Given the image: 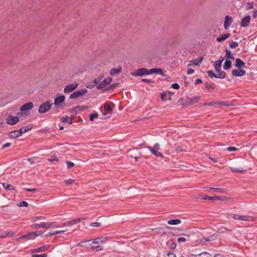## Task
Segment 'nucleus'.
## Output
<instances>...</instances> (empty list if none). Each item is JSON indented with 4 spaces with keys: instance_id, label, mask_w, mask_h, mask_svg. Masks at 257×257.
<instances>
[{
    "instance_id": "nucleus-1",
    "label": "nucleus",
    "mask_w": 257,
    "mask_h": 257,
    "mask_svg": "<svg viewBox=\"0 0 257 257\" xmlns=\"http://www.w3.org/2000/svg\"><path fill=\"white\" fill-rule=\"evenodd\" d=\"M112 78L111 77L105 78L102 82H101L97 86V89L99 90H102V91L108 90L110 88L113 87V85H110Z\"/></svg>"
},
{
    "instance_id": "nucleus-2",
    "label": "nucleus",
    "mask_w": 257,
    "mask_h": 257,
    "mask_svg": "<svg viewBox=\"0 0 257 257\" xmlns=\"http://www.w3.org/2000/svg\"><path fill=\"white\" fill-rule=\"evenodd\" d=\"M53 104V103L50 101L42 103L39 106L38 110L39 112L40 113H44L47 112L51 109Z\"/></svg>"
},
{
    "instance_id": "nucleus-3",
    "label": "nucleus",
    "mask_w": 257,
    "mask_h": 257,
    "mask_svg": "<svg viewBox=\"0 0 257 257\" xmlns=\"http://www.w3.org/2000/svg\"><path fill=\"white\" fill-rule=\"evenodd\" d=\"M146 148L148 149L150 152L155 156L162 158L164 157V155L159 151L160 150V145L159 144H155L154 145V148H153L150 146L147 147Z\"/></svg>"
},
{
    "instance_id": "nucleus-4",
    "label": "nucleus",
    "mask_w": 257,
    "mask_h": 257,
    "mask_svg": "<svg viewBox=\"0 0 257 257\" xmlns=\"http://www.w3.org/2000/svg\"><path fill=\"white\" fill-rule=\"evenodd\" d=\"M87 92V90L85 88L81 89L80 90H78L72 94H71L69 96V99H72L74 98H77L79 97L83 96Z\"/></svg>"
},
{
    "instance_id": "nucleus-5",
    "label": "nucleus",
    "mask_w": 257,
    "mask_h": 257,
    "mask_svg": "<svg viewBox=\"0 0 257 257\" xmlns=\"http://www.w3.org/2000/svg\"><path fill=\"white\" fill-rule=\"evenodd\" d=\"M150 72V70H148L146 68H141L132 73V75L134 76H144L145 75L151 74Z\"/></svg>"
},
{
    "instance_id": "nucleus-6",
    "label": "nucleus",
    "mask_w": 257,
    "mask_h": 257,
    "mask_svg": "<svg viewBox=\"0 0 257 257\" xmlns=\"http://www.w3.org/2000/svg\"><path fill=\"white\" fill-rule=\"evenodd\" d=\"M78 83L77 82H74L72 84L68 85L65 86L64 92L65 93H69L74 90H75L76 88L78 87Z\"/></svg>"
},
{
    "instance_id": "nucleus-7",
    "label": "nucleus",
    "mask_w": 257,
    "mask_h": 257,
    "mask_svg": "<svg viewBox=\"0 0 257 257\" xmlns=\"http://www.w3.org/2000/svg\"><path fill=\"white\" fill-rule=\"evenodd\" d=\"M174 94V92L172 91L165 92L161 93V98L163 101L169 100H172V96Z\"/></svg>"
},
{
    "instance_id": "nucleus-8",
    "label": "nucleus",
    "mask_w": 257,
    "mask_h": 257,
    "mask_svg": "<svg viewBox=\"0 0 257 257\" xmlns=\"http://www.w3.org/2000/svg\"><path fill=\"white\" fill-rule=\"evenodd\" d=\"M236 219L246 221H254L255 220V218L249 215H237Z\"/></svg>"
},
{
    "instance_id": "nucleus-9",
    "label": "nucleus",
    "mask_w": 257,
    "mask_h": 257,
    "mask_svg": "<svg viewBox=\"0 0 257 257\" xmlns=\"http://www.w3.org/2000/svg\"><path fill=\"white\" fill-rule=\"evenodd\" d=\"M109 238L106 236H100L99 237L96 238L92 240V243L93 244H100L103 243L108 241Z\"/></svg>"
},
{
    "instance_id": "nucleus-10",
    "label": "nucleus",
    "mask_w": 257,
    "mask_h": 257,
    "mask_svg": "<svg viewBox=\"0 0 257 257\" xmlns=\"http://www.w3.org/2000/svg\"><path fill=\"white\" fill-rule=\"evenodd\" d=\"M19 120V118L18 117L9 115L7 119V123L11 125H14L18 122Z\"/></svg>"
},
{
    "instance_id": "nucleus-11",
    "label": "nucleus",
    "mask_w": 257,
    "mask_h": 257,
    "mask_svg": "<svg viewBox=\"0 0 257 257\" xmlns=\"http://www.w3.org/2000/svg\"><path fill=\"white\" fill-rule=\"evenodd\" d=\"M65 97L64 95H61L60 96L57 97L54 100V104L56 106H58L59 105L63 103L65 101Z\"/></svg>"
},
{
    "instance_id": "nucleus-12",
    "label": "nucleus",
    "mask_w": 257,
    "mask_h": 257,
    "mask_svg": "<svg viewBox=\"0 0 257 257\" xmlns=\"http://www.w3.org/2000/svg\"><path fill=\"white\" fill-rule=\"evenodd\" d=\"M204 58L203 56L199 57V58H196L195 59L192 60L190 61L189 64H188V66H192V65H199L203 61Z\"/></svg>"
},
{
    "instance_id": "nucleus-13",
    "label": "nucleus",
    "mask_w": 257,
    "mask_h": 257,
    "mask_svg": "<svg viewBox=\"0 0 257 257\" xmlns=\"http://www.w3.org/2000/svg\"><path fill=\"white\" fill-rule=\"evenodd\" d=\"M250 21V16L249 15H247L242 18V19L241 21L240 25L242 27H245L247 26L249 23V22Z\"/></svg>"
},
{
    "instance_id": "nucleus-14",
    "label": "nucleus",
    "mask_w": 257,
    "mask_h": 257,
    "mask_svg": "<svg viewBox=\"0 0 257 257\" xmlns=\"http://www.w3.org/2000/svg\"><path fill=\"white\" fill-rule=\"evenodd\" d=\"M231 74L234 76H242L245 75V71L242 69H233L231 71Z\"/></svg>"
},
{
    "instance_id": "nucleus-15",
    "label": "nucleus",
    "mask_w": 257,
    "mask_h": 257,
    "mask_svg": "<svg viewBox=\"0 0 257 257\" xmlns=\"http://www.w3.org/2000/svg\"><path fill=\"white\" fill-rule=\"evenodd\" d=\"M33 107V103L31 102L27 103L23 105L20 108V110L22 111H25L29 110L32 109Z\"/></svg>"
},
{
    "instance_id": "nucleus-16",
    "label": "nucleus",
    "mask_w": 257,
    "mask_h": 257,
    "mask_svg": "<svg viewBox=\"0 0 257 257\" xmlns=\"http://www.w3.org/2000/svg\"><path fill=\"white\" fill-rule=\"evenodd\" d=\"M232 22V19L228 16H226L225 18V21H224V28L225 29H227L229 28V27L230 26L231 23Z\"/></svg>"
},
{
    "instance_id": "nucleus-17",
    "label": "nucleus",
    "mask_w": 257,
    "mask_h": 257,
    "mask_svg": "<svg viewBox=\"0 0 257 257\" xmlns=\"http://www.w3.org/2000/svg\"><path fill=\"white\" fill-rule=\"evenodd\" d=\"M217 198H219L218 196H210L207 195H200L198 197V199H203V200H217Z\"/></svg>"
},
{
    "instance_id": "nucleus-18",
    "label": "nucleus",
    "mask_w": 257,
    "mask_h": 257,
    "mask_svg": "<svg viewBox=\"0 0 257 257\" xmlns=\"http://www.w3.org/2000/svg\"><path fill=\"white\" fill-rule=\"evenodd\" d=\"M223 61V59H219L215 62L214 65V68L216 72H220L221 67V64Z\"/></svg>"
},
{
    "instance_id": "nucleus-19",
    "label": "nucleus",
    "mask_w": 257,
    "mask_h": 257,
    "mask_svg": "<svg viewBox=\"0 0 257 257\" xmlns=\"http://www.w3.org/2000/svg\"><path fill=\"white\" fill-rule=\"evenodd\" d=\"M216 238V236L214 234L209 236L207 237H203L201 238L200 240L201 243H204L206 241H209L211 240H213Z\"/></svg>"
},
{
    "instance_id": "nucleus-20",
    "label": "nucleus",
    "mask_w": 257,
    "mask_h": 257,
    "mask_svg": "<svg viewBox=\"0 0 257 257\" xmlns=\"http://www.w3.org/2000/svg\"><path fill=\"white\" fill-rule=\"evenodd\" d=\"M200 96H196L193 98H187V101L189 104H192L197 102L200 100Z\"/></svg>"
},
{
    "instance_id": "nucleus-21",
    "label": "nucleus",
    "mask_w": 257,
    "mask_h": 257,
    "mask_svg": "<svg viewBox=\"0 0 257 257\" xmlns=\"http://www.w3.org/2000/svg\"><path fill=\"white\" fill-rule=\"evenodd\" d=\"M21 136L19 130L12 131L9 134V137L11 138L16 139Z\"/></svg>"
},
{
    "instance_id": "nucleus-22",
    "label": "nucleus",
    "mask_w": 257,
    "mask_h": 257,
    "mask_svg": "<svg viewBox=\"0 0 257 257\" xmlns=\"http://www.w3.org/2000/svg\"><path fill=\"white\" fill-rule=\"evenodd\" d=\"M245 63L239 58H237L235 60V66L238 68H241L244 66Z\"/></svg>"
},
{
    "instance_id": "nucleus-23",
    "label": "nucleus",
    "mask_w": 257,
    "mask_h": 257,
    "mask_svg": "<svg viewBox=\"0 0 257 257\" xmlns=\"http://www.w3.org/2000/svg\"><path fill=\"white\" fill-rule=\"evenodd\" d=\"M37 235V234L36 232H31V233H28L25 235L22 236L21 237V238H22V239H23V238L33 239Z\"/></svg>"
},
{
    "instance_id": "nucleus-24",
    "label": "nucleus",
    "mask_w": 257,
    "mask_h": 257,
    "mask_svg": "<svg viewBox=\"0 0 257 257\" xmlns=\"http://www.w3.org/2000/svg\"><path fill=\"white\" fill-rule=\"evenodd\" d=\"M207 188H208L210 190H212L213 191L220 193H225L227 191L225 189L220 188L208 187Z\"/></svg>"
},
{
    "instance_id": "nucleus-25",
    "label": "nucleus",
    "mask_w": 257,
    "mask_h": 257,
    "mask_svg": "<svg viewBox=\"0 0 257 257\" xmlns=\"http://www.w3.org/2000/svg\"><path fill=\"white\" fill-rule=\"evenodd\" d=\"M90 241V240H87L85 241H81L79 243L78 245L83 247V248H88L90 246H91V244H88V243Z\"/></svg>"
},
{
    "instance_id": "nucleus-26",
    "label": "nucleus",
    "mask_w": 257,
    "mask_h": 257,
    "mask_svg": "<svg viewBox=\"0 0 257 257\" xmlns=\"http://www.w3.org/2000/svg\"><path fill=\"white\" fill-rule=\"evenodd\" d=\"M181 223V220L179 219H171L167 221V223L169 225H175L179 224Z\"/></svg>"
},
{
    "instance_id": "nucleus-27",
    "label": "nucleus",
    "mask_w": 257,
    "mask_h": 257,
    "mask_svg": "<svg viewBox=\"0 0 257 257\" xmlns=\"http://www.w3.org/2000/svg\"><path fill=\"white\" fill-rule=\"evenodd\" d=\"M229 36L230 34L228 33L224 34L223 35H221L220 37H218L216 40L218 42H221L228 38L229 37Z\"/></svg>"
},
{
    "instance_id": "nucleus-28",
    "label": "nucleus",
    "mask_w": 257,
    "mask_h": 257,
    "mask_svg": "<svg viewBox=\"0 0 257 257\" xmlns=\"http://www.w3.org/2000/svg\"><path fill=\"white\" fill-rule=\"evenodd\" d=\"M121 68L120 67H118L117 68H113L110 71V74L111 75H114L115 74H118L121 72Z\"/></svg>"
},
{
    "instance_id": "nucleus-29",
    "label": "nucleus",
    "mask_w": 257,
    "mask_h": 257,
    "mask_svg": "<svg viewBox=\"0 0 257 257\" xmlns=\"http://www.w3.org/2000/svg\"><path fill=\"white\" fill-rule=\"evenodd\" d=\"M150 73H151V74L153 73H157L163 75L162 69L159 68H154L150 69Z\"/></svg>"
},
{
    "instance_id": "nucleus-30",
    "label": "nucleus",
    "mask_w": 257,
    "mask_h": 257,
    "mask_svg": "<svg viewBox=\"0 0 257 257\" xmlns=\"http://www.w3.org/2000/svg\"><path fill=\"white\" fill-rule=\"evenodd\" d=\"M61 120L63 122H68L69 124H71L73 123L72 118L71 117H68L67 116L62 117L61 118Z\"/></svg>"
},
{
    "instance_id": "nucleus-31",
    "label": "nucleus",
    "mask_w": 257,
    "mask_h": 257,
    "mask_svg": "<svg viewBox=\"0 0 257 257\" xmlns=\"http://www.w3.org/2000/svg\"><path fill=\"white\" fill-rule=\"evenodd\" d=\"M32 129V127L30 126H26L25 127H22L19 130V132L21 133V135L28 131L31 130Z\"/></svg>"
},
{
    "instance_id": "nucleus-32",
    "label": "nucleus",
    "mask_w": 257,
    "mask_h": 257,
    "mask_svg": "<svg viewBox=\"0 0 257 257\" xmlns=\"http://www.w3.org/2000/svg\"><path fill=\"white\" fill-rule=\"evenodd\" d=\"M231 67V61L229 60H226L224 64V69L225 70H228Z\"/></svg>"
},
{
    "instance_id": "nucleus-33",
    "label": "nucleus",
    "mask_w": 257,
    "mask_h": 257,
    "mask_svg": "<svg viewBox=\"0 0 257 257\" xmlns=\"http://www.w3.org/2000/svg\"><path fill=\"white\" fill-rule=\"evenodd\" d=\"M81 219L80 218H78L77 219L71 220L70 221L67 222V224L68 225V226H72L74 224H76L80 222Z\"/></svg>"
},
{
    "instance_id": "nucleus-34",
    "label": "nucleus",
    "mask_w": 257,
    "mask_h": 257,
    "mask_svg": "<svg viewBox=\"0 0 257 257\" xmlns=\"http://www.w3.org/2000/svg\"><path fill=\"white\" fill-rule=\"evenodd\" d=\"M14 235L13 232H3L0 234V237L2 238H5L7 236H11Z\"/></svg>"
},
{
    "instance_id": "nucleus-35",
    "label": "nucleus",
    "mask_w": 257,
    "mask_h": 257,
    "mask_svg": "<svg viewBox=\"0 0 257 257\" xmlns=\"http://www.w3.org/2000/svg\"><path fill=\"white\" fill-rule=\"evenodd\" d=\"M49 247V245H45L43 246H41L40 247L34 249L33 250V252H41L44 250H47Z\"/></svg>"
},
{
    "instance_id": "nucleus-36",
    "label": "nucleus",
    "mask_w": 257,
    "mask_h": 257,
    "mask_svg": "<svg viewBox=\"0 0 257 257\" xmlns=\"http://www.w3.org/2000/svg\"><path fill=\"white\" fill-rule=\"evenodd\" d=\"M98 82L99 81L97 79H94L93 80V82L91 83V84L87 85L86 87L88 88H91L94 87V86H95L96 85L97 86V85H98Z\"/></svg>"
},
{
    "instance_id": "nucleus-37",
    "label": "nucleus",
    "mask_w": 257,
    "mask_h": 257,
    "mask_svg": "<svg viewBox=\"0 0 257 257\" xmlns=\"http://www.w3.org/2000/svg\"><path fill=\"white\" fill-rule=\"evenodd\" d=\"M225 55L227 58L230 59H234V57L229 50L226 49L225 51Z\"/></svg>"
},
{
    "instance_id": "nucleus-38",
    "label": "nucleus",
    "mask_w": 257,
    "mask_h": 257,
    "mask_svg": "<svg viewBox=\"0 0 257 257\" xmlns=\"http://www.w3.org/2000/svg\"><path fill=\"white\" fill-rule=\"evenodd\" d=\"M218 74L217 75H216V78H220V79H223L226 76V73L220 70V72H218Z\"/></svg>"
},
{
    "instance_id": "nucleus-39",
    "label": "nucleus",
    "mask_w": 257,
    "mask_h": 257,
    "mask_svg": "<svg viewBox=\"0 0 257 257\" xmlns=\"http://www.w3.org/2000/svg\"><path fill=\"white\" fill-rule=\"evenodd\" d=\"M230 170L232 172H237V173H243L245 171V170H244L241 168H236L231 167V168H230Z\"/></svg>"
},
{
    "instance_id": "nucleus-40",
    "label": "nucleus",
    "mask_w": 257,
    "mask_h": 257,
    "mask_svg": "<svg viewBox=\"0 0 257 257\" xmlns=\"http://www.w3.org/2000/svg\"><path fill=\"white\" fill-rule=\"evenodd\" d=\"M91 247L92 248L93 250L95 251H101L103 250V247L100 245H97L95 246L93 245H91Z\"/></svg>"
},
{
    "instance_id": "nucleus-41",
    "label": "nucleus",
    "mask_w": 257,
    "mask_h": 257,
    "mask_svg": "<svg viewBox=\"0 0 257 257\" xmlns=\"http://www.w3.org/2000/svg\"><path fill=\"white\" fill-rule=\"evenodd\" d=\"M196 257H210V254L207 252L204 251L197 254Z\"/></svg>"
},
{
    "instance_id": "nucleus-42",
    "label": "nucleus",
    "mask_w": 257,
    "mask_h": 257,
    "mask_svg": "<svg viewBox=\"0 0 257 257\" xmlns=\"http://www.w3.org/2000/svg\"><path fill=\"white\" fill-rule=\"evenodd\" d=\"M217 200H222V201L228 200V201H232V200H233V198H231V197H225V196H223V197H219V198H217Z\"/></svg>"
},
{
    "instance_id": "nucleus-43",
    "label": "nucleus",
    "mask_w": 257,
    "mask_h": 257,
    "mask_svg": "<svg viewBox=\"0 0 257 257\" xmlns=\"http://www.w3.org/2000/svg\"><path fill=\"white\" fill-rule=\"evenodd\" d=\"M98 114L97 113L95 112L94 113L90 114L89 115V119L90 121H93L95 118L98 117Z\"/></svg>"
},
{
    "instance_id": "nucleus-44",
    "label": "nucleus",
    "mask_w": 257,
    "mask_h": 257,
    "mask_svg": "<svg viewBox=\"0 0 257 257\" xmlns=\"http://www.w3.org/2000/svg\"><path fill=\"white\" fill-rule=\"evenodd\" d=\"M3 185L6 190H11L13 189V186L9 184L3 183Z\"/></svg>"
},
{
    "instance_id": "nucleus-45",
    "label": "nucleus",
    "mask_w": 257,
    "mask_h": 257,
    "mask_svg": "<svg viewBox=\"0 0 257 257\" xmlns=\"http://www.w3.org/2000/svg\"><path fill=\"white\" fill-rule=\"evenodd\" d=\"M238 46V43L236 42L232 41L229 44V47L232 48H235Z\"/></svg>"
},
{
    "instance_id": "nucleus-46",
    "label": "nucleus",
    "mask_w": 257,
    "mask_h": 257,
    "mask_svg": "<svg viewBox=\"0 0 257 257\" xmlns=\"http://www.w3.org/2000/svg\"><path fill=\"white\" fill-rule=\"evenodd\" d=\"M207 74L208 75V76L210 77H214V78H216V74H215L214 72L212 71V70H208L207 71Z\"/></svg>"
},
{
    "instance_id": "nucleus-47",
    "label": "nucleus",
    "mask_w": 257,
    "mask_h": 257,
    "mask_svg": "<svg viewBox=\"0 0 257 257\" xmlns=\"http://www.w3.org/2000/svg\"><path fill=\"white\" fill-rule=\"evenodd\" d=\"M35 226L38 228H42V227L46 228L47 224H43V223H42L41 224H35Z\"/></svg>"
},
{
    "instance_id": "nucleus-48",
    "label": "nucleus",
    "mask_w": 257,
    "mask_h": 257,
    "mask_svg": "<svg viewBox=\"0 0 257 257\" xmlns=\"http://www.w3.org/2000/svg\"><path fill=\"white\" fill-rule=\"evenodd\" d=\"M66 164L67 165V168L68 169H70L74 166V164L73 162H70V161H67Z\"/></svg>"
},
{
    "instance_id": "nucleus-49",
    "label": "nucleus",
    "mask_w": 257,
    "mask_h": 257,
    "mask_svg": "<svg viewBox=\"0 0 257 257\" xmlns=\"http://www.w3.org/2000/svg\"><path fill=\"white\" fill-rule=\"evenodd\" d=\"M253 7V3H248L247 4L246 6V10H249L252 9Z\"/></svg>"
},
{
    "instance_id": "nucleus-50",
    "label": "nucleus",
    "mask_w": 257,
    "mask_h": 257,
    "mask_svg": "<svg viewBox=\"0 0 257 257\" xmlns=\"http://www.w3.org/2000/svg\"><path fill=\"white\" fill-rule=\"evenodd\" d=\"M47 254L46 253H43V254H33L32 255V257H47Z\"/></svg>"
},
{
    "instance_id": "nucleus-51",
    "label": "nucleus",
    "mask_w": 257,
    "mask_h": 257,
    "mask_svg": "<svg viewBox=\"0 0 257 257\" xmlns=\"http://www.w3.org/2000/svg\"><path fill=\"white\" fill-rule=\"evenodd\" d=\"M19 205L20 207H22V206L27 207L28 205V202H27L26 201H22V202H20Z\"/></svg>"
},
{
    "instance_id": "nucleus-52",
    "label": "nucleus",
    "mask_w": 257,
    "mask_h": 257,
    "mask_svg": "<svg viewBox=\"0 0 257 257\" xmlns=\"http://www.w3.org/2000/svg\"><path fill=\"white\" fill-rule=\"evenodd\" d=\"M171 87L173 89H178L180 88V86L178 83H173L171 85Z\"/></svg>"
},
{
    "instance_id": "nucleus-53",
    "label": "nucleus",
    "mask_w": 257,
    "mask_h": 257,
    "mask_svg": "<svg viewBox=\"0 0 257 257\" xmlns=\"http://www.w3.org/2000/svg\"><path fill=\"white\" fill-rule=\"evenodd\" d=\"M48 160L50 162H54V161H58V159L57 158L56 156H52L51 158H49Z\"/></svg>"
},
{
    "instance_id": "nucleus-54",
    "label": "nucleus",
    "mask_w": 257,
    "mask_h": 257,
    "mask_svg": "<svg viewBox=\"0 0 257 257\" xmlns=\"http://www.w3.org/2000/svg\"><path fill=\"white\" fill-rule=\"evenodd\" d=\"M73 182H74V180H72V179H68V180H66L65 181V183L67 185H71V184H73Z\"/></svg>"
},
{
    "instance_id": "nucleus-55",
    "label": "nucleus",
    "mask_w": 257,
    "mask_h": 257,
    "mask_svg": "<svg viewBox=\"0 0 257 257\" xmlns=\"http://www.w3.org/2000/svg\"><path fill=\"white\" fill-rule=\"evenodd\" d=\"M227 150L229 152H234L237 150V148L234 147H229L227 149Z\"/></svg>"
},
{
    "instance_id": "nucleus-56",
    "label": "nucleus",
    "mask_w": 257,
    "mask_h": 257,
    "mask_svg": "<svg viewBox=\"0 0 257 257\" xmlns=\"http://www.w3.org/2000/svg\"><path fill=\"white\" fill-rule=\"evenodd\" d=\"M104 108L106 111H110L111 110V107L108 104H105L104 106Z\"/></svg>"
},
{
    "instance_id": "nucleus-57",
    "label": "nucleus",
    "mask_w": 257,
    "mask_h": 257,
    "mask_svg": "<svg viewBox=\"0 0 257 257\" xmlns=\"http://www.w3.org/2000/svg\"><path fill=\"white\" fill-rule=\"evenodd\" d=\"M177 240L179 242H185L186 241V238L184 237H180L178 238Z\"/></svg>"
},
{
    "instance_id": "nucleus-58",
    "label": "nucleus",
    "mask_w": 257,
    "mask_h": 257,
    "mask_svg": "<svg viewBox=\"0 0 257 257\" xmlns=\"http://www.w3.org/2000/svg\"><path fill=\"white\" fill-rule=\"evenodd\" d=\"M91 226L93 227H98L100 226V223L98 222H95L91 223Z\"/></svg>"
},
{
    "instance_id": "nucleus-59",
    "label": "nucleus",
    "mask_w": 257,
    "mask_h": 257,
    "mask_svg": "<svg viewBox=\"0 0 257 257\" xmlns=\"http://www.w3.org/2000/svg\"><path fill=\"white\" fill-rule=\"evenodd\" d=\"M205 88L207 89H213L212 85L208 83H205Z\"/></svg>"
},
{
    "instance_id": "nucleus-60",
    "label": "nucleus",
    "mask_w": 257,
    "mask_h": 257,
    "mask_svg": "<svg viewBox=\"0 0 257 257\" xmlns=\"http://www.w3.org/2000/svg\"><path fill=\"white\" fill-rule=\"evenodd\" d=\"M237 215V214H228V218H229L230 217H231V218H233L234 219H236Z\"/></svg>"
},
{
    "instance_id": "nucleus-61",
    "label": "nucleus",
    "mask_w": 257,
    "mask_h": 257,
    "mask_svg": "<svg viewBox=\"0 0 257 257\" xmlns=\"http://www.w3.org/2000/svg\"><path fill=\"white\" fill-rule=\"evenodd\" d=\"M165 257H176V255L174 253L169 252L167 254Z\"/></svg>"
},
{
    "instance_id": "nucleus-62",
    "label": "nucleus",
    "mask_w": 257,
    "mask_h": 257,
    "mask_svg": "<svg viewBox=\"0 0 257 257\" xmlns=\"http://www.w3.org/2000/svg\"><path fill=\"white\" fill-rule=\"evenodd\" d=\"M194 71L191 68H189L187 71V73L188 75L192 74L194 73Z\"/></svg>"
},
{
    "instance_id": "nucleus-63",
    "label": "nucleus",
    "mask_w": 257,
    "mask_h": 257,
    "mask_svg": "<svg viewBox=\"0 0 257 257\" xmlns=\"http://www.w3.org/2000/svg\"><path fill=\"white\" fill-rule=\"evenodd\" d=\"M26 190L28 192H36L37 191V189L36 188H28L26 189Z\"/></svg>"
},
{
    "instance_id": "nucleus-64",
    "label": "nucleus",
    "mask_w": 257,
    "mask_h": 257,
    "mask_svg": "<svg viewBox=\"0 0 257 257\" xmlns=\"http://www.w3.org/2000/svg\"><path fill=\"white\" fill-rule=\"evenodd\" d=\"M55 234H56L55 231H52L48 232L46 234V236H52V235H55Z\"/></svg>"
}]
</instances>
